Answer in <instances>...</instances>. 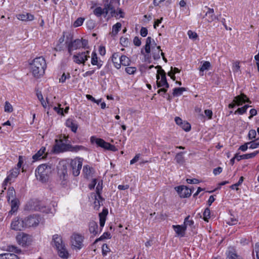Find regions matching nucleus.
Returning <instances> with one entry per match:
<instances>
[{
	"label": "nucleus",
	"mask_w": 259,
	"mask_h": 259,
	"mask_svg": "<svg viewBox=\"0 0 259 259\" xmlns=\"http://www.w3.org/2000/svg\"><path fill=\"white\" fill-rule=\"evenodd\" d=\"M259 139H257L254 140H252L249 142V148L254 149L259 147V141L257 142V140Z\"/></svg>",
	"instance_id": "79ce46f5"
},
{
	"label": "nucleus",
	"mask_w": 259,
	"mask_h": 259,
	"mask_svg": "<svg viewBox=\"0 0 259 259\" xmlns=\"http://www.w3.org/2000/svg\"><path fill=\"white\" fill-rule=\"evenodd\" d=\"M111 237V235L108 232H105L103 233V234L99 238L97 239L95 241V243L98 242V241L104 239H107L110 238Z\"/></svg>",
	"instance_id": "6e6d98bb"
},
{
	"label": "nucleus",
	"mask_w": 259,
	"mask_h": 259,
	"mask_svg": "<svg viewBox=\"0 0 259 259\" xmlns=\"http://www.w3.org/2000/svg\"><path fill=\"white\" fill-rule=\"evenodd\" d=\"M180 126L186 132L189 131L191 129L190 124L187 121H184Z\"/></svg>",
	"instance_id": "8fccbe9b"
},
{
	"label": "nucleus",
	"mask_w": 259,
	"mask_h": 259,
	"mask_svg": "<svg viewBox=\"0 0 259 259\" xmlns=\"http://www.w3.org/2000/svg\"><path fill=\"white\" fill-rule=\"evenodd\" d=\"M258 153L259 151H255L252 153L243 155H239L238 154H236L235 158L238 161H239L241 159H247L252 158L254 157Z\"/></svg>",
	"instance_id": "4be33fe9"
},
{
	"label": "nucleus",
	"mask_w": 259,
	"mask_h": 259,
	"mask_svg": "<svg viewBox=\"0 0 259 259\" xmlns=\"http://www.w3.org/2000/svg\"><path fill=\"white\" fill-rule=\"evenodd\" d=\"M156 68H159L157 70L156 74V84L157 88L165 87L169 88V84L166 80V74L164 71L161 68L160 66H157Z\"/></svg>",
	"instance_id": "39448f33"
},
{
	"label": "nucleus",
	"mask_w": 259,
	"mask_h": 259,
	"mask_svg": "<svg viewBox=\"0 0 259 259\" xmlns=\"http://www.w3.org/2000/svg\"><path fill=\"white\" fill-rule=\"evenodd\" d=\"M245 102L250 103H251L249 99L247 98L245 95L241 94L240 95L237 96L234 98L233 102L229 104L228 107L229 108H233L235 107L236 105L240 106Z\"/></svg>",
	"instance_id": "ddd939ff"
},
{
	"label": "nucleus",
	"mask_w": 259,
	"mask_h": 259,
	"mask_svg": "<svg viewBox=\"0 0 259 259\" xmlns=\"http://www.w3.org/2000/svg\"><path fill=\"white\" fill-rule=\"evenodd\" d=\"M185 91L186 89L184 88H176L174 89L172 94L174 96H178L181 95Z\"/></svg>",
	"instance_id": "ea45409f"
},
{
	"label": "nucleus",
	"mask_w": 259,
	"mask_h": 259,
	"mask_svg": "<svg viewBox=\"0 0 259 259\" xmlns=\"http://www.w3.org/2000/svg\"><path fill=\"white\" fill-rule=\"evenodd\" d=\"M104 5L112 16L118 17V14L115 13V8L120 5V0H107V4Z\"/></svg>",
	"instance_id": "9b49d317"
},
{
	"label": "nucleus",
	"mask_w": 259,
	"mask_h": 259,
	"mask_svg": "<svg viewBox=\"0 0 259 259\" xmlns=\"http://www.w3.org/2000/svg\"><path fill=\"white\" fill-rule=\"evenodd\" d=\"M0 259H19V258L14 253H6L0 254Z\"/></svg>",
	"instance_id": "c9c22d12"
},
{
	"label": "nucleus",
	"mask_w": 259,
	"mask_h": 259,
	"mask_svg": "<svg viewBox=\"0 0 259 259\" xmlns=\"http://www.w3.org/2000/svg\"><path fill=\"white\" fill-rule=\"evenodd\" d=\"M108 211L107 209H104L102 212L99 213V218H100V225L101 227H103L106 219V216L108 214Z\"/></svg>",
	"instance_id": "cd10ccee"
},
{
	"label": "nucleus",
	"mask_w": 259,
	"mask_h": 259,
	"mask_svg": "<svg viewBox=\"0 0 259 259\" xmlns=\"http://www.w3.org/2000/svg\"><path fill=\"white\" fill-rule=\"evenodd\" d=\"M101 184H102L101 183ZM102 189V186L100 185V183H98V185L96 187V195L99 197V199H101V191Z\"/></svg>",
	"instance_id": "bf43d9fd"
},
{
	"label": "nucleus",
	"mask_w": 259,
	"mask_h": 259,
	"mask_svg": "<svg viewBox=\"0 0 259 259\" xmlns=\"http://www.w3.org/2000/svg\"><path fill=\"white\" fill-rule=\"evenodd\" d=\"M60 178L61 180V185L63 187H66L67 184L68 175L66 170L63 171L60 174Z\"/></svg>",
	"instance_id": "7c9ffc66"
},
{
	"label": "nucleus",
	"mask_w": 259,
	"mask_h": 259,
	"mask_svg": "<svg viewBox=\"0 0 259 259\" xmlns=\"http://www.w3.org/2000/svg\"><path fill=\"white\" fill-rule=\"evenodd\" d=\"M41 221V218L37 214L30 215L24 220L25 228L35 227Z\"/></svg>",
	"instance_id": "1a4fd4ad"
},
{
	"label": "nucleus",
	"mask_w": 259,
	"mask_h": 259,
	"mask_svg": "<svg viewBox=\"0 0 259 259\" xmlns=\"http://www.w3.org/2000/svg\"><path fill=\"white\" fill-rule=\"evenodd\" d=\"M54 168L50 164L39 165L35 169V176L38 180L45 183L49 181Z\"/></svg>",
	"instance_id": "7ed1b4c3"
},
{
	"label": "nucleus",
	"mask_w": 259,
	"mask_h": 259,
	"mask_svg": "<svg viewBox=\"0 0 259 259\" xmlns=\"http://www.w3.org/2000/svg\"><path fill=\"white\" fill-rule=\"evenodd\" d=\"M20 173V170L18 168H13L10 171L7 177L4 180L3 183V187L5 190L6 189V186L8 183L11 184L14 182L15 179L18 177Z\"/></svg>",
	"instance_id": "f8f14e48"
},
{
	"label": "nucleus",
	"mask_w": 259,
	"mask_h": 259,
	"mask_svg": "<svg viewBox=\"0 0 259 259\" xmlns=\"http://www.w3.org/2000/svg\"><path fill=\"white\" fill-rule=\"evenodd\" d=\"M90 141L92 143H96L98 146L104 148L106 150H109L112 151L117 150L115 146L105 142L104 140L100 138H96L95 137H91Z\"/></svg>",
	"instance_id": "0eeeda50"
},
{
	"label": "nucleus",
	"mask_w": 259,
	"mask_h": 259,
	"mask_svg": "<svg viewBox=\"0 0 259 259\" xmlns=\"http://www.w3.org/2000/svg\"><path fill=\"white\" fill-rule=\"evenodd\" d=\"M89 231L94 235L98 233V224L96 222L92 221L89 223Z\"/></svg>",
	"instance_id": "c756f323"
},
{
	"label": "nucleus",
	"mask_w": 259,
	"mask_h": 259,
	"mask_svg": "<svg viewBox=\"0 0 259 259\" xmlns=\"http://www.w3.org/2000/svg\"><path fill=\"white\" fill-rule=\"evenodd\" d=\"M249 142H247V143H245L244 144L240 146L239 148V150H240L243 152H245L247 150L248 148H249Z\"/></svg>",
	"instance_id": "052dcab7"
},
{
	"label": "nucleus",
	"mask_w": 259,
	"mask_h": 259,
	"mask_svg": "<svg viewBox=\"0 0 259 259\" xmlns=\"http://www.w3.org/2000/svg\"><path fill=\"white\" fill-rule=\"evenodd\" d=\"M17 18L23 21H31L34 20V16L30 13H24L22 14H19L17 16Z\"/></svg>",
	"instance_id": "5701e85b"
},
{
	"label": "nucleus",
	"mask_w": 259,
	"mask_h": 259,
	"mask_svg": "<svg viewBox=\"0 0 259 259\" xmlns=\"http://www.w3.org/2000/svg\"><path fill=\"white\" fill-rule=\"evenodd\" d=\"M120 44L123 46H126L128 44V39L124 37H121L120 39Z\"/></svg>",
	"instance_id": "69168bd1"
},
{
	"label": "nucleus",
	"mask_w": 259,
	"mask_h": 259,
	"mask_svg": "<svg viewBox=\"0 0 259 259\" xmlns=\"http://www.w3.org/2000/svg\"><path fill=\"white\" fill-rule=\"evenodd\" d=\"M52 244L55 246L58 250L59 255L63 258L68 257V252L67 251L64 244L63 243L61 236L55 234L53 236Z\"/></svg>",
	"instance_id": "20e7f679"
},
{
	"label": "nucleus",
	"mask_w": 259,
	"mask_h": 259,
	"mask_svg": "<svg viewBox=\"0 0 259 259\" xmlns=\"http://www.w3.org/2000/svg\"><path fill=\"white\" fill-rule=\"evenodd\" d=\"M11 209L9 211V213L12 214L13 213L17 211L19 207L18 200L17 199H12L11 200Z\"/></svg>",
	"instance_id": "c85d7f7f"
},
{
	"label": "nucleus",
	"mask_w": 259,
	"mask_h": 259,
	"mask_svg": "<svg viewBox=\"0 0 259 259\" xmlns=\"http://www.w3.org/2000/svg\"><path fill=\"white\" fill-rule=\"evenodd\" d=\"M257 259H259V243H256L254 246Z\"/></svg>",
	"instance_id": "774afa93"
},
{
	"label": "nucleus",
	"mask_w": 259,
	"mask_h": 259,
	"mask_svg": "<svg viewBox=\"0 0 259 259\" xmlns=\"http://www.w3.org/2000/svg\"><path fill=\"white\" fill-rule=\"evenodd\" d=\"M204 113L209 119H210L212 118V112L211 110H209V109L205 110Z\"/></svg>",
	"instance_id": "0e129e2a"
},
{
	"label": "nucleus",
	"mask_w": 259,
	"mask_h": 259,
	"mask_svg": "<svg viewBox=\"0 0 259 259\" xmlns=\"http://www.w3.org/2000/svg\"><path fill=\"white\" fill-rule=\"evenodd\" d=\"M148 34V30L145 27H142L140 30V34L143 37H145Z\"/></svg>",
	"instance_id": "338daca9"
},
{
	"label": "nucleus",
	"mask_w": 259,
	"mask_h": 259,
	"mask_svg": "<svg viewBox=\"0 0 259 259\" xmlns=\"http://www.w3.org/2000/svg\"><path fill=\"white\" fill-rule=\"evenodd\" d=\"M186 152L184 151L180 152L176 155L175 159L176 162L179 165H183L185 163V160L184 155L186 154Z\"/></svg>",
	"instance_id": "bb28decb"
},
{
	"label": "nucleus",
	"mask_w": 259,
	"mask_h": 259,
	"mask_svg": "<svg viewBox=\"0 0 259 259\" xmlns=\"http://www.w3.org/2000/svg\"><path fill=\"white\" fill-rule=\"evenodd\" d=\"M121 27V24L119 22L116 23L112 27V33L113 35H115L117 34Z\"/></svg>",
	"instance_id": "58836bf2"
},
{
	"label": "nucleus",
	"mask_w": 259,
	"mask_h": 259,
	"mask_svg": "<svg viewBox=\"0 0 259 259\" xmlns=\"http://www.w3.org/2000/svg\"><path fill=\"white\" fill-rule=\"evenodd\" d=\"M109 13L104 5V8H102L100 7L96 8L93 11L94 14L98 17H101L103 15L105 17L108 13Z\"/></svg>",
	"instance_id": "aec40b11"
},
{
	"label": "nucleus",
	"mask_w": 259,
	"mask_h": 259,
	"mask_svg": "<svg viewBox=\"0 0 259 259\" xmlns=\"http://www.w3.org/2000/svg\"><path fill=\"white\" fill-rule=\"evenodd\" d=\"M16 240L19 244L25 246L31 241L30 237L24 233H19L16 236Z\"/></svg>",
	"instance_id": "4468645a"
},
{
	"label": "nucleus",
	"mask_w": 259,
	"mask_h": 259,
	"mask_svg": "<svg viewBox=\"0 0 259 259\" xmlns=\"http://www.w3.org/2000/svg\"><path fill=\"white\" fill-rule=\"evenodd\" d=\"M31 72L35 77H39L45 73L47 67L45 59L42 57H39L33 59L30 63Z\"/></svg>",
	"instance_id": "f03ea898"
},
{
	"label": "nucleus",
	"mask_w": 259,
	"mask_h": 259,
	"mask_svg": "<svg viewBox=\"0 0 259 259\" xmlns=\"http://www.w3.org/2000/svg\"><path fill=\"white\" fill-rule=\"evenodd\" d=\"M175 189L182 198H187L189 197L192 193V190L184 186H180L175 187Z\"/></svg>",
	"instance_id": "2eb2a0df"
},
{
	"label": "nucleus",
	"mask_w": 259,
	"mask_h": 259,
	"mask_svg": "<svg viewBox=\"0 0 259 259\" xmlns=\"http://www.w3.org/2000/svg\"><path fill=\"white\" fill-rule=\"evenodd\" d=\"M82 158L78 157L71 159L70 165L72 169V174L74 176L77 177L79 175L82 165Z\"/></svg>",
	"instance_id": "6e6552de"
},
{
	"label": "nucleus",
	"mask_w": 259,
	"mask_h": 259,
	"mask_svg": "<svg viewBox=\"0 0 259 259\" xmlns=\"http://www.w3.org/2000/svg\"><path fill=\"white\" fill-rule=\"evenodd\" d=\"M210 217V211L208 208H205L204 212H203V220L208 222V220Z\"/></svg>",
	"instance_id": "49530a36"
},
{
	"label": "nucleus",
	"mask_w": 259,
	"mask_h": 259,
	"mask_svg": "<svg viewBox=\"0 0 259 259\" xmlns=\"http://www.w3.org/2000/svg\"><path fill=\"white\" fill-rule=\"evenodd\" d=\"M156 44L155 40L151 37L149 36L146 39V42L145 46V51L147 54H149L151 51V49L156 48Z\"/></svg>",
	"instance_id": "f3484780"
},
{
	"label": "nucleus",
	"mask_w": 259,
	"mask_h": 259,
	"mask_svg": "<svg viewBox=\"0 0 259 259\" xmlns=\"http://www.w3.org/2000/svg\"><path fill=\"white\" fill-rule=\"evenodd\" d=\"M4 110L5 112L9 113L12 112L13 111L12 105L8 101L5 102Z\"/></svg>",
	"instance_id": "de8ad7c7"
},
{
	"label": "nucleus",
	"mask_w": 259,
	"mask_h": 259,
	"mask_svg": "<svg viewBox=\"0 0 259 259\" xmlns=\"http://www.w3.org/2000/svg\"><path fill=\"white\" fill-rule=\"evenodd\" d=\"M190 215L187 216L184 220V226H185L186 229L188 226H192L194 224V221L192 220H190Z\"/></svg>",
	"instance_id": "a18cd8bd"
},
{
	"label": "nucleus",
	"mask_w": 259,
	"mask_h": 259,
	"mask_svg": "<svg viewBox=\"0 0 259 259\" xmlns=\"http://www.w3.org/2000/svg\"><path fill=\"white\" fill-rule=\"evenodd\" d=\"M102 254L103 255H106L107 254V253L109 252V249L108 248V246L107 244H104L102 246Z\"/></svg>",
	"instance_id": "680f3d73"
},
{
	"label": "nucleus",
	"mask_w": 259,
	"mask_h": 259,
	"mask_svg": "<svg viewBox=\"0 0 259 259\" xmlns=\"http://www.w3.org/2000/svg\"><path fill=\"white\" fill-rule=\"evenodd\" d=\"M243 180H244V178L243 177H241L238 181V182L234 184V185H232L230 188L232 189H236V190H238V187L239 186H240L243 182Z\"/></svg>",
	"instance_id": "3c124183"
},
{
	"label": "nucleus",
	"mask_w": 259,
	"mask_h": 259,
	"mask_svg": "<svg viewBox=\"0 0 259 259\" xmlns=\"http://www.w3.org/2000/svg\"><path fill=\"white\" fill-rule=\"evenodd\" d=\"M66 144L61 143L60 144H57L54 147V150L56 153L64 152L66 149Z\"/></svg>",
	"instance_id": "e433bc0d"
},
{
	"label": "nucleus",
	"mask_w": 259,
	"mask_h": 259,
	"mask_svg": "<svg viewBox=\"0 0 259 259\" xmlns=\"http://www.w3.org/2000/svg\"><path fill=\"white\" fill-rule=\"evenodd\" d=\"M233 71L237 73L240 71V65L239 62H235L233 67Z\"/></svg>",
	"instance_id": "e2e57ef3"
},
{
	"label": "nucleus",
	"mask_w": 259,
	"mask_h": 259,
	"mask_svg": "<svg viewBox=\"0 0 259 259\" xmlns=\"http://www.w3.org/2000/svg\"><path fill=\"white\" fill-rule=\"evenodd\" d=\"M227 257L229 259H239V256L233 251H229L228 252Z\"/></svg>",
	"instance_id": "09e8293b"
},
{
	"label": "nucleus",
	"mask_w": 259,
	"mask_h": 259,
	"mask_svg": "<svg viewBox=\"0 0 259 259\" xmlns=\"http://www.w3.org/2000/svg\"><path fill=\"white\" fill-rule=\"evenodd\" d=\"M72 38L73 36L71 34H68L66 36L65 44L70 55L72 54V51L80 48L84 49V50L89 49L88 40L83 38L73 40Z\"/></svg>",
	"instance_id": "f257e3e1"
},
{
	"label": "nucleus",
	"mask_w": 259,
	"mask_h": 259,
	"mask_svg": "<svg viewBox=\"0 0 259 259\" xmlns=\"http://www.w3.org/2000/svg\"><path fill=\"white\" fill-rule=\"evenodd\" d=\"M66 125L67 127L70 128L73 132H76L77 129V125L73 121L72 119H67L66 121Z\"/></svg>",
	"instance_id": "473e14b6"
},
{
	"label": "nucleus",
	"mask_w": 259,
	"mask_h": 259,
	"mask_svg": "<svg viewBox=\"0 0 259 259\" xmlns=\"http://www.w3.org/2000/svg\"><path fill=\"white\" fill-rule=\"evenodd\" d=\"M172 228L179 236H184L185 232L186 230L185 226H184V225H173Z\"/></svg>",
	"instance_id": "393cba45"
},
{
	"label": "nucleus",
	"mask_w": 259,
	"mask_h": 259,
	"mask_svg": "<svg viewBox=\"0 0 259 259\" xmlns=\"http://www.w3.org/2000/svg\"><path fill=\"white\" fill-rule=\"evenodd\" d=\"M7 250L9 252H12L15 253H19L21 252V250L15 245L8 246Z\"/></svg>",
	"instance_id": "c03bdc74"
},
{
	"label": "nucleus",
	"mask_w": 259,
	"mask_h": 259,
	"mask_svg": "<svg viewBox=\"0 0 259 259\" xmlns=\"http://www.w3.org/2000/svg\"><path fill=\"white\" fill-rule=\"evenodd\" d=\"M11 228L14 230H21L25 228L24 220H19L18 218L14 219L11 224Z\"/></svg>",
	"instance_id": "dca6fc26"
},
{
	"label": "nucleus",
	"mask_w": 259,
	"mask_h": 259,
	"mask_svg": "<svg viewBox=\"0 0 259 259\" xmlns=\"http://www.w3.org/2000/svg\"><path fill=\"white\" fill-rule=\"evenodd\" d=\"M7 200L10 202L12 199L16 198V192L13 187H10L8 189L7 196Z\"/></svg>",
	"instance_id": "2f4dec72"
},
{
	"label": "nucleus",
	"mask_w": 259,
	"mask_h": 259,
	"mask_svg": "<svg viewBox=\"0 0 259 259\" xmlns=\"http://www.w3.org/2000/svg\"><path fill=\"white\" fill-rule=\"evenodd\" d=\"M210 66V63L209 62H204L199 69L200 75H203V72L205 70H208Z\"/></svg>",
	"instance_id": "4c0bfd02"
},
{
	"label": "nucleus",
	"mask_w": 259,
	"mask_h": 259,
	"mask_svg": "<svg viewBox=\"0 0 259 259\" xmlns=\"http://www.w3.org/2000/svg\"><path fill=\"white\" fill-rule=\"evenodd\" d=\"M91 64L97 66L98 69H100L103 65V62L98 59L96 52H93L91 55Z\"/></svg>",
	"instance_id": "6ab92c4d"
},
{
	"label": "nucleus",
	"mask_w": 259,
	"mask_h": 259,
	"mask_svg": "<svg viewBox=\"0 0 259 259\" xmlns=\"http://www.w3.org/2000/svg\"><path fill=\"white\" fill-rule=\"evenodd\" d=\"M207 11H206L205 15L203 17V18H206V20L208 22H211L214 21L216 19V17L214 15V10L213 9L205 7Z\"/></svg>",
	"instance_id": "412c9836"
},
{
	"label": "nucleus",
	"mask_w": 259,
	"mask_h": 259,
	"mask_svg": "<svg viewBox=\"0 0 259 259\" xmlns=\"http://www.w3.org/2000/svg\"><path fill=\"white\" fill-rule=\"evenodd\" d=\"M83 21H84V19H83L82 18L80 17V18H77L76 20V21H75V22H74L73 26L74 27H77L81 26L82 24Z\"/></svg>",
	"instance_id": "864d4df0"
},
{
	"label": "nucleus",
	"mask_w": 259,
	"mask_h": 259,
	"mask_svg": "<svg viewBox=\"0 0 259 259\" xmlns=\"http://www.w3.org/2000/svg\"><path fill=\"white\" fill-rule=\"evenodd\" d=\"M70 78V75L69 73H67V74L64 73L61 77L59 78V82L61 83H64L65 82L67 79H69Z\"/></svg>",
	"instance_id": "5fc2aeb1"
},
{
	"label": "nucleus",
	"mask_w": 259,
	"mask_h": 259,
	"mask_svg": "<svg viewBox=\"0 0 259 259\" xmlns=\"http://www.w3.org/2000/svg\"><path fill=\"white\" fill-rule=\"evenodd\" d=\"M93 172L94 169L89 165H85L83 167L82 173L85 178L89 179L92 177Z\"/></svg>",
	"instance_id": "b1692460"
},
{
	"label": "nucleus",
	"mask_w": 259,
	"mask_h": 259,
	"mask_svg": "<svg viewBox=\"0 0 259 259\" xmlns=\"http://www.w3.org/2000/svg\"><path fill=\"white\" fill-rule=\"evenodd\" d=\"M103 199L102 197L101 196V199H99L97 195H95L94 204H95V208L98 210L100 206L102 204Z\"/></svg>",
	"instance_id": "a19ab883"
},
{
	"label": "nucleus",
	"mask_w": 259,
	"mask_h": 259,
	"mask_svg": "<svg viewBox=\"0 0 259 259\" xmlns=\"http://www.w3.org/2000/svg\"><path fill=\"white\" fill-rule=\"evenodd\" d=\"M119 63H120V65H122L123 66H127L130 65L131 63V60L126 56L121 55Z\"/></svg>",
	"instance_id": "f704fd0d"
},
{
	"label": "nucleus",
	"mask_w": 259,
	"mask_h": 259,
	"mask_svg": "<svg viewBox=\"0 0 259 259\" xmlns=\"http://www.w3.org/2000/svg\"><path fill=\"white\" fill-rule=\"evenodd\" d=\"M125 71L128 74H134L137 71V69L134 67H127L125 69Z\"/></svg>",
	"instance_id": "603ef678"
},
{
	"label": "nucleus",
	"mask_w": 259,
	"mask_h": 259,
	"mask_svg": "<svg viewBox=\"0 0 259 259\" xmlns=\"http://www.w3.org/2000/svg\"><path fill=\"white\" fill-rule=\"evenodd\" d=\"M256 135V132L254 130H251L249 131L248 137L249 140H252L254 139Z\"/></svg>",
	"instance_id": "4d7b16f0"
},
{
	"label": "nucleus",
	"mask_w": 259,
	"mask_h": 259,
	"mask_svg": "<svg viewBox=\"0 0 259 259\" xmlns=\"http://www.w3.org/2000/svg\"><path fill=\"white\" fill-rule=\"evenodd\" d=\"M46 148L42 147L39 150L32 156L33 160L37 161L46 158L47 155V153H46Z\"/></svg>",
	"instance_id": "a211bd4d"
},
{
	"label": "nucleus",
	"mask_w": 259,
	"mask_h": 259,
	"mask_svg": "<svg viewBox=\"0 0 259 259\" xmlns=\"http://www.w3.org/2000/svg\"><path fill=\"white\" fill-rule=\"evenodd\" d=\"M90 51L85 50L83 52H78L74 55L72 57L73 62L77 64L84 65L85 62L88 60L90 57Z\"/></svg>",
	"instance_id": "423d86ee"
},
{
	"label": "nucleus",
	"mask_w": 259,
	"mask_h": 259,
	"mask_svg": "<svg viewBox=\"0 0 259 259\" xmlns=\"http://www.w3.org/2000/svg\"><path fill=\"white\" fill-rule=\"evenodd\" d=\"M71 147V152H77L79 151L80 150H86V148L81 145H75L73 146L72 145V147Z\"/></svg>",
	"instance_id": "37998d69"
},
{
	"label": "nucleus",
	"mask_w": 259,
	"mask_h": 259,
	"mask_svg": "<svg viewBox=\"0 0 259 259\" xmlns=\"http://www.w3.org/2000/svg\"><path fill=\"white\" fill-rule=\"evenodd\" d=\"M162 52L160 46L156 47V48H152V52L154 59L158 60L160 58V53Z\"/></svg>",
	"instance_id": "72a5a7b5"
},
{
	"label": "nucleus",
	"mask_w": 259,
	"mask_h": 259,
	"mask_svg": "<svg viewBox=\"0 0 259 259\" xmlns=\"http://www.w3.org/2000/svg\"><path fill=\"white\" fill-rule=\"evenodd\" d=\"M83 237L77 233H74L71 237V242L73 248L80 249L83 246Z\"/></svg>",
	"instance_id": "9d476101"
},
{
	"label": "nucleus",
	"mask_w": 259,
	"mask_h": 259,
	"mask_svg": "<svg viewBox=\"0 0 259 259\" xmlns=\"http://www.w3.org/2000/svg\"><path fill=\"white\" fill-rule=\"evenodd\" d=\"M120 54L119 53H114L112 56V61L114 64V66L117 69L120 68V63H119L118 61L120 60Z\"/></svg>",
	"instance_id": "a878e982"
},
{
	"label": "nucleus",
	"mask_w": 259,
	"mask_h": 259,
	"mask_svg": "<svg viewBox=\"0 0 259 259\" xmlns=\"http://www.w3.org/2000/svg\"><path fill=\"white\" fill-rule=\"evenodd\" d=\"M188 35L189 36V37L190 39H192L193 40L196 39L198 37L197 33L195 32L191 31V30H189L188 31Z\"/></svg>",
	"instance_id": "13d9d810"
}]
</instances>
